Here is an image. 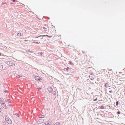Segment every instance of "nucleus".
Wrapping results in <instances>:
<instances>
[{"mask_svg":"<svg viewBox=\"0 0 125 125\" xmlns=\"http://www.w3.org/2000/svg\"><path fill=\"white\" fill-rule=\"evenodd\" d=\"M4 4H6V3H4Z\"/></svg>","mask_w":125,"mask_h":125,"instance_id":"nucleus-30","label":"nucleus"},{"mask_svg":"<svg viewBox=\"0 0 125 125\" xmlns=\"http://www.w3.org/2000/svg\"><path fill=\"white\" fill-rule=\"evenodd\" d=\"M0 110H1V109L0 108V112H1V111H0Z\"/></svg>","mask_w":125,"mask_h":125,"instance_id":"nucleus-26","label":"nucleus"},{"mask_svg":"<svg viewBox=\"0 0 125 125\" xmlns=\"http://www.w3.org/2000/svg\"><path fill=\"white\" fill-rule=\"evenodd\" d=\"M0 68H2V66H0Z\"/></svg>","mask_w":125,"mask_h":125,"instance_id":"nucleus-21","label":"nucleus"},{"mask_svg":"<svg viewBox=\"0 0 125 125\" xmlns=\"http://www.w3.org/2000/svg\"><path fill=\"white\" fill-rule=\"evenodd\" d=\"M105 86L106 87H108L109 85L108 83H106L105 85Z\"/></svg>","mask_w":125,"mask_h":125,"instance_id":"nucleus-7","label":"nucleus"},{"mask_svg":"<svg viewBox=\"0 0 125 125\" xmlns=\"http://www.w3.org/2000/svg\"><path fill=\"white\" fill-rule=\"evenodd\" d=\"M1 106L3 108H4L5 109H6V105L4 103L1 104Z\"/></svg>","mask_w":125,"mask_h":125,"instance_id":"nucleus-4","label":"nucleus"},{"mask_svg":"<svg viewBox=\"0 0 125 125\" xmlns=\"http://www.w3.org/2000/svg\"><path fill=\"white\" fill-rule=\"evenodd\" d=\"M91 76V75H90V77Z\"/></svg>","mask_w":125,"mask_h":125,"instance_id":"nucleus-31","label":"nucleus"},{"mask_svg":"<svg viewBox=\"0 0 125 125\" xmlns=\"http://www.w3.org/2000/svg\"><path fill=\"white\" fill-rule=\"evenodd\" d=\"M40 54L41 55H42V52H40Z\"/></svg>","mask_w":125,"mask_h":125,"instance_id":"nucleus-14","label":"nucleus"},{"mask_svg":"<svg viewBox=\"0 0 125 125\" xmlns=\"http://www.w3.org/2000/svg\"><path fill=\"white\" fill-rule=\"evenodd\" d=\"M1 55V53H0V56Z\"/></svg>","mask_w":125,"mask_h":125,"instance_id":"nucleus-27","label":"nucleus"},{"mask_svg":"<svg viewBox=\"0 0 125 125\" xmlns=\"http://www.w3.org/2000/svg\"><path fill=\"white\" fill-rule=\"evenodd\" d=\"M53 125H59V124L58 123L57 124V123Z\"/></svg>","mask_w":125,"mask_h":125,"instance_id":"nucleus-13","label":"nucleus"},{"mask_svg":"<svg viewBox=\"0 0 125 125\" xmlns=\"http://www.w3.org/2000/svg\"><path fill=\"white\" fill-rule=\"evenodd\" d=\"M109 92L110 93H112V91H111H111H109Z\"/></svg>","mask_w":125,"mask_h":125,"instance_id":"nucleus-18","label":"nucleus"},{"mask_svg":"<svg viewBox=\"0 0 125 125\" xmlns=\"http://www.w3.org/2000/svg\"><path fill=\"white\" fill-rule=\"evenodd\" d=\"M24 41H27V40H24Z\"/></svg>","mask_w":125,"mask_h":125,"instance_id":"nucleus-22","label":"nucleus"},{"mask_svg":"<svg viewBox=\"0 0 125 125\" xmlns=\"http://www.w3.org/2000/svg\"><path fill=\"white\" fill-rule=\"evenodd\" d=\"M38 37H36V38H38Z\"/></svg>","mask_w":125,"mask_h":125,"instance_id":"nucleus-29","label":"nucleus"},{"mask_svg":"<svg viewBox=\"0 0 125 125\" xmlns=\"http://www.w3.org/2000/svg\"><path fill=\"white\" fill-rule=\"evenodd\" d=\"M12 1L14 2H15V0H13Z\"/></svg>","mask_w":125,"mask_h":125,"instance_id":"nucleus-20","label":"nucleus"},{"mask_svg":"<svg viewBox=\"0 0 125 125\" xmlns=\"http://www.w3.org/2000/svg\"><path fill=\"white\" fill-rule=\"evenodd\" d=\"M40 42H35V43L37 44H39L40 43Z\"/></svg>","mask_w":125,"mask_h":125,"instance_id":"nucleus-15","label":"nucleus"},{"mask_svg":"<svg viewBox=\"0 0 125 125\" xmlns=\"http://www.w3.org/2000/svg\"><path fill=\"white\" fill-rule=\"evenodd\" d=\"M5 120L6 122L8 124H11V123L12 121L9 117H6L5 118Z\"/></svg>","mask_w":125,"mask_h":125,"instance_id":"nucleus-1","label":"nucleus"},{"mask_svg":"<svg viewBox=\"0 0 125 125\" xmlns=\"http://www.w3.org/2000/svg\"><path fill=\"white\" fill-rule=\"evenodd\" d=\"M101 109H103L104 108V107L103 106H101Z\"/></svg>","mask_w":125,"mask_h":125,"instance_id":"nucleus-10","label":"nucleus"},{"mask_svg":"<svg viewBox=\"0 0 125 125\" xmlns=\"http://www.w3.org/2000/svg\"><path fill=\"white\" fill-rule=\"evenodd\" d=\"M39 117L40 118H42L44 117V116L43 115H40L39 116Z\"/></svg>","mask_w":125,"mask_h":125,"instance_id":"nucleus-8","label":"nucleus"},{"mask_svg":"<svg viewBox=\"0 0 125 125\" xmlns=\"http://www.w3.org/2000/svg\"><path fill=\"white\" fill-rule=\"evenodd\" d=\"M97 100V99H96L94 100V101H96V100Z\"/></svg>","mask_w":125,"mask_h":125,"instance_id":"nucleus-23","label":"nucleus"},{"mask_svg":"<svg viewBox=\"0 0 125 125\" xmlns=\"http://www.w3.org/2000/svg\"><path fill=\"white\" fill-rule=\"evenodd\" d=\"M46 36H47V37H51H51H50V36H48V35H46Z\"/></svg>","mask_w":125,"mask_h":125,"instance_id":"nucleus-17","label":"nucleus"},{"mask_svg":"<svg viewBox=\"0 0 125 125\" xmlns=\"http://www.w3.org/2000/svg\"><path fill=\"white\" fill-rule=\"evenodd\" d=\"M41 36V35H40V36H39L38 37H40V36Z\"/></svg>","mask_w":125,"mask_h":125,"instance_id":"nucleus-28","label":"nucleus"},{"mask_svg":"<svg viewBox=\"0 0 125 125\" xmlns=\"http://www.w3.org/2000/svg\"><path fill=\"white\" fill-rule=\"evenodd\" d=\"M35 42H32V43H35Z\"/></svg>","mask_w":125,"mask_h":125,"instance_id":"nucleus-24","label":"nucleus"},{"mask_svg":"<svg viewBox=\"0 0 125 125\" xmlns=\"http://www.w3.org/2000/svg\"><path fill=\"white\" fill-rule=\"evenodd\" d=\"M4 100L3 98H0V103L1 104L4 103Z\"/></svg>","mask_w":125,"mask_h":125,"instance_id":"nucleus-5","label":"nucleus"},{"mask_svg":"<svg viewBox=\"0 0 125 125\" xmlns=\"http://www.w3.org/2000/svg\"><path fill=\"white\" fill-rule=\"evenodd\" d=\"M21 35V33L20 32L19 33H18V34H17V36H20Z\"/></svg>","mask_w":125,"mask_h":125,"instance_id":"nucleus-9","label":"nucleus"},{"mask_svg":"<svg viewBox=\"0 0 125 125\" xmlns=\"http://www.w3.org/2000/svg\"><path fill=\"white\" fill-rule=\"evenodd\" d=\"M116 105H118V103L117 101V102H116Z\"/></svg>","mask_w":125,"mask_h":125,"instance_id":"nucleus-12","label":"nucleus"},{"mask_svg":"<svg viewBox=\"0 0 125 125\" xmlns=\"http://www.w3.org/2000/svg\"><path fill=\"white\" fill-rule=\"evenodd\" d=\"M43 29L45 31H47L49 30L48 28L47 27H43Z\"/></svg>","mask_w":125,"mask_h":125,"instance_id":"nucleus-6","label":"nucleus"},{"mask_svg":"<svg viewBox=\"0 0 125 125\" xmlns=\"http://www.w3.org/2000/svg\"><path fill=\"white\" fill-rule=\"evenodd\" d=\"M17 77H18V78H20V77L19 76H17Z\"/></svg>","mask_w":125,"mask_h":125,"instance_id":"nucleus-19","label":"nucleus"},{"mask_svg":"<svg viewBox=\"0 0 125 125\" xmlns=\"http://www.w3.org/2000/svg\"><path fill=\"white\" fill-rule=\"evenodd\" d=\"M117 113L118 114H120V111H118L117 112Z\"/></svg>","mask_w":125,"mask_h":125,"instance_id":"nucleus-11","label":"nucleus"},{"mask_svg":"<svg viewBox=\"0 0 125 125\" xmlns=\"http://www.w3.org/2000/svg\"><path fill=\"white\" fill-rule=\"evenodd\" d=\"M48 91L50 92H52L53 91V90L52 88L50 87H48Z\"/></svg>","mask_w":125,"mask_h":125,"instance_id":"nucleus-2","label":"nucleus"},{"mask_svg":"<svg viewBox=\"0 0 125 125\" xmlns=\"http://www.w3.org/2000/svg\"><path fill=\"white\" fill-rule=\"evenodd\" d=\"M35 79L37 81H38L39 80L40 78L39 76H36L35 77Z\"/></svg>","mask_w":125,"mask_h":125,"instance_id":"nucleus-3","label":"nucleus"},{"mask_svg":"<svg viewBox=\"0 0 125 125\" xmlns=\"http://www.w3.org/2000/svg\"><path fill=\"white\" fill-rule=\"evenodd\" d=\"M15 115H16L17 116H19V115L17 114H15Z\"/></svg>","mask_w":125,"mask_h":125,"instance_id":"nucleus-16","label":"nucleus"},{"mask_svg":"<svg viewBox=\"0 0 125 125\" xmlns=\"http://www.w3.org/2000/svg\"><path fill=\"white\" fill-rule=\"evenodd\" d=\"M7 101H10V100L9 99H8L7 100Z\"/></svg>","mask_w":125,"mask_h":125,"instance_id":"nucleus-25","label":"nucleus"}]
</instances>
